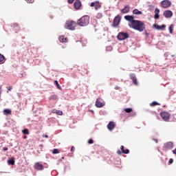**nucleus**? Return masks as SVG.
Here are the masks:
<instances>
[{"instance_id":"nucleus-1","label":"nucleus","mask_w":176,"mask_h":176,"mask_svg":"<svg viewBox=\"0 0 176 176\" xmlns=\"http://www.w3.org/2000/svg\"><path fill=\"white\" fill-rule=\"evenodd\" d=\"M129 26L133 30L142 32L145 30V24L142 21L135 20L132 22V24H129Z\"/></svg>"},{"instance_id":"nucleus-2","label":"nucleus","mask_w":176,"mask_h":176,"mask_svg":"<svg viewBox=\"0 0 176 176\" xmlns=\"http://www.w3.org/2000/svg\"><path fill=\"white\" fill-rule=\"evenodd\" d=\"M90 21V17L87 15L82 16L78 21V24L81 27H86Z\"/></svg>"},{"instance_id":"nucleus-3","label":"nucleus","mask_w":176,"mask_h":176,"mask_svg":"<svg viewBox=\"0 0 176 176\" xmlns=\"http://www.w3.org/2000/svg\"><path fill=\"white\" fill-rule=\"evenodd\" d=\"M75 27H76V22L74 21H67L65 25V28H66V30H70L71 31H74Z\"/></svg>"},{"instance_id":"nucleus-4","label":"nucleus","mask_w":176,"mask_h":176,"mask_svg":"<svg viewBox=\"0 0 176 176\" xmlns=\"http://www.w3.org/2000/svg\"><path fill=\"white\" fill-rule=\"evenodd\" d=\"M117 38L119 41H124V39L129 38V34H127V32H121L118 34Z\"/></svg>"},{"instance_id":"nucleus-5","label":"nucleus","mask_w":176,"mask_h":176,"mask_svg":"<svg viewBox=\"0 0 176 176\" xmlns=\"http://www.w3.org/2000/svg\"><path fill=\"white\" fill-rule=\"evenodd\" d=\"M161 6L164 8V9H167V8H170L171 6V1L169 0H164L161 1Z\"/></svg>"},{"instance_id":"nucleus-6","label":"nucleus","mask_w":176,"mask_h":176,"mask_svg":"<svg viewBox=\"0 0 176 176\" xmlns=\"http://www.w3.org/2000/svg\"><path fill=\"white\" fill-rule=\"evenodd\" d=\"M74 9L76 10H79L80 8H82V2H80V0H76L74 3Z\"/></svg>"},{"instance_id":"nucleus-7","label":"nucleus","mask_w":176,"mask_h":176,"mask_svg":"<svg viewBox=\"0 0 176 176\" xmlns=\"http://www.w3.org/2000/svg\"><path fill=\"white\" fill-rule=\"evenodd\" d=\"M120 23V16H116L113 22V27H118Z\"/></svg>"},{"instance_id":"nucleus-8","label":"nucleus","mask_w":176,"mask_h":176,"mask_svg":"<svg viewBox=\"0 0 176 176\" xmlns=\"http://www.w3.org/2000/svg\"><path fill=\"white\" fill-rule=\"evenodd\" d=\"M160 115L164 120L167 121L168 119H170V114L167 112H162Z\"/></svg>"},{"instance_id":"nucleus-9","label":"nucleus","mask_w":176,"mask_h":176,"mask_svg":"<svg viewBox=\"0 0 176 176\" xmlns=\"http://www.w3.org/2000/svg\"><path fill=\"white\" fill-rule=\"evenodd\" d=\"M34 168L37 170H43V165L39 162H36Z\"/></svg>"},{"instance_id":"nucleus-10","label":"nucleus","mask_w":176,"mask_h":176,"mask_svg":"<svg viewBox=\"0 0 176 176\" xmlns=\"http://www.w3.org/2000/svg\"><path fill=\"white\" fill-rule=\"evenodd\" d=\"M164 16L166 19H170V17H173V12H171L170 10H166L164 12Z\"/></svg>"},{"instance_id":"nucleus-11","label":"nucleus","mask_w":176,"mask_h":176,"mask_svg":"<svg viewBox=\"0 0 176 176\" xmlns=\"http://www.w3.org/2000/svg\"><path fill=\"white\" fill-rule=\"evenodd\" d=\"M95 105H96V107H97V108H101V107H104V104H102V102H101L100 98H98L96 100Z\"/></svg>"},{"instance_id":"nucleus-12","label":"nucleus","mask_w":176,"mask_h":176,"mask_svg":"<svg viewBox=\"0 0 176 176\" xmlns=\"http://www.w3.org/2000/svg\"><path fill=\"white\" fill-rule=\"evenodd\" d=\"M153 28H155V30H164L166 28V25H159L157 24H154Z\"/></svg>"},{"instance_id":"nucleus-13","label":"nucleus","mask_w":176,"mask_h":176,"mask_svg":"<svg viewBox=\"0 0 176 176\" xmlns=\"http://www.w3.org/2000/svg\"><path fill=\"white\" fill-rule=\"evenodd\" d=\"M124 19L126 20V21H129L131 24H133V22L135 21L134 20V17H133V16L129 15L125 16Z\"/></svg>"},{"instance_id":"nucleus-14","label":"nucleus","mask_w":176,"mask_h":176,"mask_svg":"<svg viewBox=\"0 0 176 176\" xmlns=\"http://www.w3.org/2000/svg\"><path fill=\"white\" fill-rule=\"evenodd\" d=\"M6 61V58H5V56L0 54V64H5Z\"/></svg>"},{"instance_id":"nucleus-15","label":"nucleus","mask_w":176,"mask_h":176,"mask_svg":"<svg viewBox=\"0 0 176 176\" xmlns=\"http://www.w3.org/2000/svg\"><path fill=\"white\" fill-rule=\"evenodd\" d=\"M59 41H60V42H62V43L68 42V39H67V38H65V36H60Z\"/></svg>"},{"instance_id":"nucleus-16","label":"nucleus","mask_w":176,"mask_h":176,"mask_svg":"<svg viewBox=\"0 0 176 176\" xmlns=\"http://www.w3.org/2000/svg\"><path fill=\"white\" fill-rule=\"evenodd\" d=\"M129 12H130V8H129V6H125L124 8L121 10V12L124 14L129 13Z\"/></svg>"},{"instance_id":"nucleus-17","label":"nucleus","mask_w":176,"mask_h":176,"mask_svg":"<svg viewBox=\"0 0 176 176\" xmlns=\"http://www.w3.org/2000/svg\"><path fill=\"white\" fill-rule=\"evenodd\" d=\"M58 96L56 94L51 95L49 98L50 101H51V100H58Z\"/></svg>"},{"instance_id":"nucleus-18","label":"nucleus","mask_w":176,"mask_h":176,"mask_svg":"<svg viewBox=\"0 0 176 176\" xmlns=\"http://www.w3.org/2000/svg\"><path fill=\"white\" fill-rule=\"evenodd\" d=\"M166 148H168V149H171V148H173V142H170L166 143Z\"/></svg>"},{"instance_id":"nucleus-19","label":"nucleus","mask_w":176,"mask_h":176,"mask_svg":"<svg viewBox=\"0 0 176 176\" xmlns=\"http://www.w3.org/2000/svg\"><path fill=\"white\" fill-rule=\"evenodd\" d=\"M11 111L10 109H6L3 110V114L8 116L11 113Z\"/></svg>"},{"instance_id":"nucleus-20","label":"nucleus","mask_w":176,"mask_h":176,"mask_svg":"<svg viewBox=\"0 0 176 176\" xmlns=\"http://www.w3.org/2000/svg\"><path fill=\"white\" fill-rule=\"evenodd\" d=\"M133 14H142V12L139 11L137 9L133 10Z\"/></svg>"},{"instance_id":"nucleus-21","label":"nucleus","mask_w":176,"mask_h":176,"mask_svg":"<svg viewBox=\"0 0 176 176\" xmlns=\"http://www.w3.org/2000/svg\"><path fill=\"white\" fill-rule=\"evenodd\" d=\"M22 133L23 134H26V135H29L30 134V131L28 130V129H24L23 131H22Z\"/></svg>"},{"instance_id":"nucleus-22","label":"nucleus","mask_w":176,"mask_h":176,"mask_svg":"<svg viewBox=\"0 0 176 176\" xmlns=\"http://www.w3.org/2000/svg\"><path fill=\"white\" fill-rule=\"evenodd\" d=\"M101 8V4L98 2H96L95 4V9L97 10L98 9H100Z\"/></svg>"},{"instance_id":"nucleus-23","label":"nucleus","mask_w":176,"mask_h":176,"mask_svg":"<svg viewBox=\"0 0 176 176\" xmlns=\"http://www.w3.org/2000/svg\"><path fill=\"white\" fill-rule=\"evenodd\" d=\"M8 164H10L11 166H14V160L11 159L8 161Z\"/></svg>"},{"instance_id":"nucleus-24","label":"nucleus","mask_w":176,"mask_h":176,"mask_svg":"<svg viewBox=\"0 0 176 176\" xmlns=\"http://www.w3.org/2000/svg\"><path fill=\"white\" fill-rule=\"evenodd\" d=\"M168 30H169L170 34H173V30H174V25H170Z\"/></svg>"},{"instance_id":"nucleus-25","label":"nucleus","mask_w":176,"mask_h":176,"mask_svg":"<svg viewBox=\"0 0 176 176\" xmlns=\"http://www.w3.org/2000/svg\"><path fill=\"white\" fill-rule=\"evenodd\" d=\"M54 83L55 85H56V87H58V89H59V90H61V86L60 85V84H58V81L54 80Z\"/></svg>"},{"instance_id":"nucleus-26","label":"nucleus","mask_w":176,"mask_h":176,"mask_svg":"<svg viewBox=\"0 0 176 176\" xmlns=\"http://www.w3.org/2000/svg\"><path fill=\"white\" fill-rule=\"evenodd\" d=\"M124 111L127 113H130V112H131V111H133V109L131 108H126V109H124Z\"/></svg>"},{"instance_id":"nucleus-27","label":"nucleus","mask_w":176,"mask_h":176,"mask_svg":"<svg viewBox=\"0 0 176 176\" xmlns=\"http://www.w3.org/2000/svg\"><path fill=\"white\" fill-rule=\"evenodd\" d=\"M96 19H102V13H98L96 14Z\"/></svg>"},{"instance_id":"nucleus-28","label":"nucleus","mask_w":176,"mask_h":176,"mask_svg":"<svg viewBox=\"0 0 176 176\" xmlns=\"http://www.w3.org/2000/svg\"><path fill=\"white\" fill-rule=\"evenodd\" d=\"M52 153H53L54 155H56V154H57V153H59L58 149L54 148V149L53 150V151H52Z\"/></svg>"},{"instance_id":"nucleus-29","label":"nucleus","mask_w":176,"mask_h":176,"mask_svg":"<svg viewBox=\"0 0 176 176\" xmlns=\"http://www.w3.org/2000/svg\"><path fill=\"white\" fill-rule=\"evenodd\" d=\"M151 107H155V105H159L157 102H153L150 104Z\"/></svg>"},{"instance_id":"nucleus-30","label":"nucleus","mask_w":176,"mask_h":176,"mask_svg":"<svg viewBox=\"0 0 176 176\" xmlns=\"http://www.w3.org/2000/svg\"><path fill=\"white\" fill-rule=\"evenodd\" d=\"M159 13H160V10L159 8H155V14H159Z\"/></svg>"},{"instance_id":"nucleus-31","label":"nucleus","mask_w":176,"mask_h":176,"mask_svg":"<svg viewBox=\"0 0 176 176\" xmlns=\"http://www.w3.org/2000/svg\"><path fill=\"white\" fill-rule=\"evenodd\" d=\"M113 129H115V122H111V130Z\"/></svg>"},{"instance_id":"nucleus-32","label":"nucleus","mask_w":176,"mask_h":176,"mask_svg":"<svg viewBox=\"0 0 176 176\" xmlns=\"http://www.w3.org/2000/svg\"><path fill=\"white\" fill-rule=\"evenodd\" d=\"M88 144H94V140H93V139H89L88 141Z\"/></svg>"},{"instance_id":"nucleus-33","label":"nucleus","mask_w":176,"mask_h":176,"mask_svg":"<svg viewBox=\"0 0 176 176\" xmlns=\"http://www.w3.org/2000/svg\"><path fill=\"white\" fill-rule=\"evenodd\" d=\"M130 77H131L132 79H135V74H132L130 75Z\"/></svg>"},{"instance_id":"nucleus-34","label":"nucleus","mask_w":176,"mask_h":176,"mask_svg":"<svg viewBox=\"0 0 176 176\" xmlns=\"http://www.w3.org/2000/svg\"><path fill=\"white\" fill-rule=\"evenodd\" d=\"M107 129L109 130H111V122H109L108 125H107Z\"/></svg>"},{"instance_id":"nucleus-35","label":"nucleus","mask_w":176,"mask_h":176,"mask_svg":"<svg viewBox=\"0 0 176 176\" xmlns=\"http://www.w3.org/2000/svg\"><path fill=\"white\" fill-rule=\"evenodd\" d=\"M74 1L75 0H67L68 3H74Z\"/></svg>"},{"instance_id":"nucleus-36","label":"nucleus","mask_w":176,"mask_h":176,"mask_svg":"<svg viewBox=\"0 0 176 176\" xmlns=\"http://www.w3.org/2000/svg\"><path fill=\"white\" fill-rule=\"evenodd\" d=\"M94 6H96V3L94 2L91 3V8H93Z\"/></svg>"},{"instance_id":"nucleus-37","label":"nucleus","mask_w":176,"mask_h":176,"mask_svg":"<svg viewBox=\"0 0 176 176\" xmlns=\"http://www.w3.org/2000/svg\"><path fill=\"white\" fill-rule=\"evenodd\" d=\"M7 89H8V91L7 93H9V91H10V90H12V87H7Z\"/></svg>"},{"instance_id":"nucleus-38","label":"nucleus","mask_w":176,"mask_h":176,"mask_svg":"<svg viewBox=\"0 0 176 176\" xmlns=\"http://www.w3.org/2000/svg\"><path fill=\"white\" fill-rule=\"evenodd\" d=\"M122 153H126V154L129 153V149H126V150L123 151Z\"/></svg>"},{"instance_id":"nucleus-39","label":"nucleus","mask_w":176,"mask_h":176,"mask_svg":"<svg viewBox=\"0 0 176 176\" xmlns=\"http://www.w3.org/2000/svg\"><path fill=\"white\" fill-rule=\"evenodd\" d=\"M56 113L57 115H63V111H58Z\"/></svg>"},{"instance_id":"nucleus-40","label":"nucleus","mask_w":176,"mask_h":176,"mask_svg":"<svg viewBox=\"0 0 176 176\" xmlns=\"http://www.w3.org/2000/svg\"><path fill=\"white\" fill-rule=\"evenodd\" d=\"M154 17H155V19H159V14H155Z\"/></svg>"},{"instance_id":"nucleus-41","label":"nucleus","mask_w":176,"mask_h":176,"mask_svg":"<svg viewBox=\"0 0 176 176\" xmlns=\"http://www.w3.org/2000/svg\"><path fill=\"white\" fill-rule=\"evenodd\" d=\"M27 2L28 3H32L34 2V0H28Z\"/></svg>"},{"instance_id":"nucleus-42","label":"nucleus","mask_w":176,"mask_h":176,"mask_svg":"<svg viewBox=\"0 0 176 176\" xmlns=\"http://www.w3.org/2000/svg\"><path fill=\"white\" fill-rule=\"evenodd\" d=\"M121 151L123 153V151H124V146H121Z\"/></svg>"},{"instance_id":"nucleus-43","label":"nucleus","mask_w":176,"mask_h":176,"mask_svg":"<svg viewBox=\"0 0 176 176\" xmlns=\"http://www.w3.org/2000/svg\"><path fill=\"white\" fill-rule=\"evenodd\" d=\"M43 137H45V138H49V135H43Z\"/></svg>"},{"instance_id":"nucleus-44","label":"nucleus","mask_w":176,"mask_h":176,"mask_svg":"<svg viewBox=\"0 0 176 176\" xmlns=\"http://www.w3.org/2000/svg\"><path fill=\"white\" fill-rule=\"evenodd\" d=\"M133 83H135V85H137V80L133 79Z\"/></svg>"},{"instance_id":"nucleus-45","label":"nucleus","mask_w":176,"mask_h":176,"mask_svg":"<svg viewBox=\"0 0 176 176\" xmlns=\"http://www.w3.org/2000/svg\"><path fill=\"white\" fill-rule=\"evenodd\" d=\"M173 159L170 158V159L169 160V163H170V164H171V163H173Z\"/></svg>"},{"instance_id":"nucleus-46","label":"nucleus","mask_w":176,"mask_h":176,"mask_svg":"<svg viewBox=\"0 0 176 176\" xmlns=\"http://www.w3.org/2000/svg\"><path fill=\"white\" fill-rule=\"evenodd\" d=\"M75 149V147L74 146H72V148H71V152H74V150Z\"/></svg>"},{"instance_id":"nucleus-47","label":"nucleus","mask_w":176,"mask_h":176,"mask_svg":"<svg viewBox=\"0 0 176 176\" xmlns=\"http://www.w3.org/2000/svg\"><path fill=\"white\" fill-rule=\"evenodd\" d=\"M8 147H3V151H8Z\"/></svg>"},{"instance_id":"nucleus-48","label":"nucleus","mask_w":176,"mask_h":176,"mask_svg":"<svg viewBox=\"0 0 176 176\" xmlns=\"http://www.w3.org/2000/svg\"><path fill=\"white\" fill-rule=\"evenodd\" d=\"M118 155H120V153H121L120 150H119V151H118Z\"/></svg>"},{"instance_id":"nucleus-49","label":"nucleus","mask_w":176,"mask_h":176,"mask_svg":"<svg viewBox=\"0 0 176 176\" xmlns=\"http://www.w3.org/2000/svg\"><path fill=\"white\" fill-rule=\"evenodd\" d=\"M108 49H109V47H107V50H108Z\"/></svg>"},{"instance_id":"nucleus-50","label":"nucleus","mask_w":176,"mask_h":176,"mask_svg":"<svg viewBox=\"0 0 176 176\" xmlns=\"http://www.w3.org/2000/svg\"><path fill=\"white\" fill-rule=\"evenodd\" d=\"M155 142H157V140H155Z\"/></svg>"}]
</instances>
